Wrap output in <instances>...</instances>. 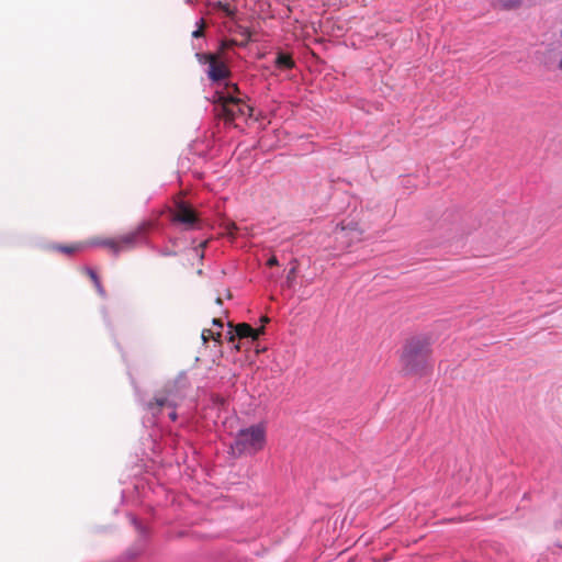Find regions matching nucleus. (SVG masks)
I'll return each mask as SVG.
<instances>
[{
	"mask_svg": "<svg viewBox=\"0 0 562 562\" xmlns=\"http://www.w3.org/2000/svg\"><path fill=\"white\" fill-rule=\"evenodd\" d=\"M432 338L429 334H418L407 338L402 347L400 362L402 370L409 375H425L431 370Z\"/></svg>",
	"mask_w": 562,
	"mask_h": 562,
	"instance_id": "f257e3e1",
	"label": "nucleus"
},
{
	"mask_svg": "<svg viewBox=\"0 0 562 562\" xmlns=\"http://www.w3.org/2000/svg\"><path fill=\"white\" fill-rule=\"evenodd\" d=\"M266 441V427L258 424L240 429L231 448L233 453L238 457L243 454L252 456L265 448Z\"/></svg>",
	"mask_w": 562,
	"mask_h": 562,
	"instance_id": "f03ea898",
	"label": "nucleus"
},
{
	"mask_svg": "<svg viewBox=\"0 0 562 562\" xmlns=\"http://www.w3.org/2000/svg\"><path fill=\"white\" fill-rule=\"evenodd\" d=\"M213 102L216 115L226 122H233L240 116H251L252 109L241 99L231 94L225 95L223 92H215Z\"/></svg>",
	"mask_w": 562,
	"mask_h": 562,
	"instance_id": "7ed1b4c3",
	"label": "nucleus"
},
{
	"mask_svg": "<svg viewBox=\"0 0 562 562\" xmlns=\"http://www.w3.org/2000/svg\"><path fill=\"white\" fill-rule=\"evenodd\" d=\"M150 227V222H143L128 233L114 238L101 239L94 244L108 248L113 255H119L121 251H127L135 248L137 243L144 237Z\"/></svg>",
	"mask_w": 562,
	"mask_h": 562,
	"instance_id": "20e7f679",
	"label": "nucleus"
},
{
	"mask_svg": "<svg viewBox=\"0 0 562 562\" xmlns=\"http://www.w3.org/2000/svg\"><path fill=\"white\" fill-rule=\"evenodd\" d=\"M195 57L200 64L209 66L206 74L210 80L217 82L231 76V70L220 54L198 53Z\"/></svg>",
	"mask_w": 562,
	"mask_h": 562,
	"instance_id": "39448f33",
	"label": "nucleus"
},
{
	"mask_svg": "<svg viewBox=\"0 0 562 562\" xmlns=\"http://www.w3.org/2000/svg\"><path fill=\"white\" fill-rule=\"evenodd\" d=\"M171 221L182 224L187 229H191L199 222V217L190 205L183 201H179L176 203L175 210L172 211Z\"/></svg>",
	"mask_w": 562,
	"mask_h": 562,
	"instance_id": "423d86ee",
	"label": "nucleus"
},
{
	"mask_svg": "<svg viewBox=\"0 0 562 562\" xmlns=\"http://www.w3.org/2000/svg\"><path fill=\"white\" fill-rule=\"evenodd\" d=\"M263 334V327L252 328L247 323H239L235 326V331H229L228 341L235 342L236 338H251L252 340H257Z\"/></svg>",
	"mask_w": 562,
	"mask_h": 562,
	"instance_id": "0eeeda50",
	"label": "nucleus"
},
{
	"mask_svg": "<svg viewBox=\"0 0 562 562\" xmlns=\"http://www.w3.org/2000/svg\"><path fill=\"white\" fill-rule=\"evenodd\" d=\"M170 392L169 387H166L164 394L156 395L154 401L147 403L148 411L157 414L164 406H173V403L169 400Z\"/></svg>",
	"mask_w": 562,
	"mask_h": 562,
	"instance_id": "6e6552de",
	"label": "nucleus"
},
{
	"mask_svg": "<svg viewBox=\"0 0 562 562\" xmlns=\"http://www.w3.org/2000/svg\"><path fill=\"white\" fill-rule=\"evenodd\" d=\"M337 234L351 233L356 237H360L363 234V229L359 226L356 221H344L336 226Z\"/></svg>",
	"mask_w": 562,
	"mask_h": 562,
	"instance_id": "1a4fd4ad",
	"label": "nucleus"
},
{
	"mask_svg": "<svg viewBox=\"0 0 562 562\" xmlns=\"http://www.w3.org/2000/svg\"><path fill=\"white\" fill-rule=\"evenodd\" d=\"M83 248H85L83 243H75L71 245H54L53 246L54 250L65 254L67 256H71L78 251H81Z\"/></svg>",
	"mask_w": 562,
	"mask_h": 562,
	"instance_id": "9d476101",
	"label": "nucleus"
},
{
	"mask_svg": "<svg viewBox=\"0 0 562 562\" xmlns=\"http://www.w3.org/2000/svg\"><path fill=\"white\" fill-rule=\"evenodd\" d=\"M276 66L280 69H292L294 67V60L291 55L285 53H279L274 61Z\"/></svg>",
	"mask_w": 562,
	"mask_h": 562,
	"instance_id": "9b49d317",
	"label": "nucleus"
},
{
	"mask_svg": "<svg viewBox=\"0 0 562 562\" xmlns=\"http://www.w3.org/2000/svg\"><path fill=\"white\" fill-rule=\"evenodd\" d=\"M522 0H493V5L502 10H515L520 8Z\"/></svg>",
	"mask_w": 562,
	"mask_h": 562,
	"instance_id": "f8f14e48",
	"label": "nucleus"
},
{
	"mask_svg": "<svg viewBox=\"0 0 562 562\" xmlns=\"http://www.w3.org/2000/svg\"><path fill=\"white\" fill-rule=\"evenodd\" d=\"M87 274L89 276L90 280L93 282L94 288L98 291V293L103 295L104 289L101 284V281H100L98 274L95 273V271H93L92 269H87Z\"/></svg>",
	"mask_w": 562,
	"mask_h": 562,
	"instance_id": "ddd939ff",
	"label": "nucleus"
},
{
	"mask_svg": "<svg viewBox=\"0 0 562 562\" xmlns=\"http://www.w3.org/2000/svg\"><path fill=\"white\" fill-rule=\"evenodd\" d=\"M236 32L243 37V41L239 42L238 44L240 46H246L251 40V32L249 31V29L239 25V26H237Z\"/></svg>",
	"mask_w": 562,
	"mask_h": 562,
	"instance_id": "4468645a",
	"label": "nucleus"
},
{
	"mask_svg": "<svg viewBox=\"0 0 562 562\" xmlns=\"http://www.w3.org/2000/svg\"><path fill=\"white\" fill-rule=\"evenodd\" d=\"M201 337L204 342H206L210 339H214L215 341L221 342L222 333L213 331L212 329H203Z\"/></svg>",
	"mask_w": 562,
	"mask_h": 562,
	"instance_id": "2eb2a0df",
	"label": "nucleus"
},
{
	"mask_svg": "<svg viewBox=\"0 0 562 562\" xmlns=\"http://www.w3.org/2000/svg\"><path fill=\"white\" fill-rule=\"evenodd\" d=\"M213 7L217 10L223 11L229 18H233L236 13L235 9L231 8L227 3H223L221 1L215 2Z\"/></svg>",
	"mask_w": 562,
	"mask_h": 562,
	"instance_id": "dca6fc26",
	"label": "nucleus"
},
{
	"mask_svg": "<svg viewBox=\"0 0 562 562\" xmlns=\"http://www.w3.org/2000/svg\"><path fill=\"white\" fill-rule=\"evenodd\" d=\"M234 45H239V44L235 40L223 41L220 45L218 50L215 54H220V56L223 57L225 50L233 47Z\"/></svg>",
	"mask_w": 562,
	"mask_h": 562,
	"instance_id": "f3484780",
	"label": "nucleus"
},
{
	"mask_svg": "<svg viewBox=\"0 0 562 562\" xmlns=\"http://www.w3.org/2000/svg\"><path fill=\"white\" fill-rule=\"evenodd\" d=\"M205 26H206V23H205L204 19H201L198 22V29L192 32V37L198 38V37L204 36Z\"/></svg>",
	"mask_w": 562,
	"mask_h": 562,
	"instance_id": "a211bd4d",
	"label": "nucleus"
},
{
	"mask_svg": "<svg viewBox=\"0 0 562 562\" xmlns=\"http://www.w3.org/2000/svg\"><path fill=\"white\" fill-rule=\"evenodd\" d=\"M239 90H238V87L237 85L235 83H227L225 86V91H222L225 95H233L235 97L234 94L237 93Z\"/></svg>",
	"mask_w": 562,
	"mask_h": 562,
	"instance_id": "6ab92c4d",
	"label": "nucleus"
},
{
	"mask_svg": "<svg viewBox=\"0 0 562 562\" xmlns=\"http://www.w3.org/2000/svg\"><path fill=\"white\" fill-rule=\"evenodd\" d=\"M278 263H279V262H278V259H277V257H276V256H272V257L267 261V265H268L269 267L278 266Z\"/></svg>",
	"mask_w": 562,
	"mask_h": 562,
	"instance_id": "aec40b11",
	"label": "nucleus"
},
{
	"mask_svg": "<svg viewBox=\"0 0 562 562\" xmlns=\"http://www.w3.org/2000/svg\"><path fill=\"white\" fill-rule=\"evenodd\" d=\"M213 325L217 326L218 328L223 327V322L220 318L213 319Z\"/></svg>",
	"mask_w": 562,
	"mask_h": 562,
	"instance_id": "412c9836",
	"label": "nucleus"
},
{
	"mask_svg": "<svg viewBox=\"0 0 562 562\" xmlns=\"http://www.w3.org/2000/svg\"><path fill=\"white\" fill-rule=\"evenodd\" d=\"M269 321H270V319H269V317H267V316H262V317L260 318L261 327H263V328H265V324L269 323Z\"/></svg>",
	"mask_w": 562,
	"mask_h": 562,
	"instance_id": "4be33fe9",
	"label": "nucleus"
},
{
	"mask_svg": "<svg viewBox=\"0 0 562 562\" xmlns=\"http://www.w3.org/2000/svg\"><path fill=\"white\" fill-rule=\"evenodd\" d=\"M557 68L562 74V57L559 59Z\"/></svg>",
	"mask_w": 562,
	"mask_h": 562,
	"instance_id": "5701e85b",
	"label": "nucleus"
},
{
	"mask_svg": "<svg viewBox=\"0 0 562 562\" xmlns=\"http://www.w3.org/2000/svg\"><path fill=\"white\" fill-rule=\"evenodd\" d=\"M169 417L171 420H176L177 419V414L175 411H172L170 414H169Z\"/></svg>",
	"mask_w": 562,
	"mask_h": 562,
	"instance_id": "b1692460",
	"label": "nucleus"
},
{
	"mask_svg": "<svg viewBox=\"0 0 562 562\" xmlns=\"http://www.w3.org/2000/svg\"><path fill=\"white\" fill-rule=\"evenodd\" d=\"M294 274H295V268L290 270L288 278L291 279L294 277Z\"/></svg>",
	"mask_w": 562,
	"mask_h": 562,
	"instance_id": "393cba45",
	"label": "nucleus"
},
{
	"mask_svg": "<svg viewBox=\"0 0 562 562\" xmlns=\"http://www.w3.org/2000/svg\"><path fill=\"white\" fill-rule=\"evenodd\" d=\"M215 303L222 305L223 301L220 296L216 297Z\"/></svg>",
	"mask_w": 562,
	"mask_h": 562,
	"instance_id": "a878e982",
	"label": "nucleus"
},
{
	"mask_svg": "<svg viewBox=\"0 0 562 562\" xmlns=\"http://www.w3.org/2000/svg\"><path fill=\"white\" fill-rule=\"evenodd\" d=\"M225 296H226L227 299H232V293H231V291H229V290H226Z\"/></svg>",
	"mask_w": 562,
	"mask_h": 562,
	"instance_id": "bb28decb",
	"label": "nucleus"
},
{
	"mask_svg": "<svg viewBox=\"0 0 562 562\" xmlns=\"http://www.w3.org/2000/svg\"><path fill=\"white\" fill-rule=\"evenodd\" d=\"M239 348H240V347H239V345H238V344H237V345H235V349H236V350H239Z\"/></svg>",
	"mask_w": 562,
	"mask_h": 562,
	"instance_id": "cd10ccee",
	"label": "nucleus"
}]
</instances>
